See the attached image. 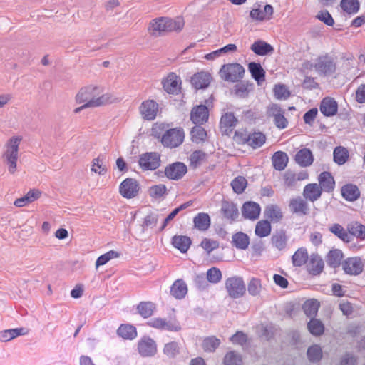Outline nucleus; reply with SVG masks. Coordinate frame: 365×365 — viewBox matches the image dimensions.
<instances>
[{
	"label": "nucleus",
	"mask_w": 365,
	"mask_h": 365,
	"mask_svg": "<svg viewBox=\"0 0 365 365\" xmlns=\"http://www.w3.org/2000/svg\"><path fill=\"white\" fill-rule=\"evenodd\" d=\"M337 109V103L331 98H325L321 102L320 111L326 116L334 115Z\"/></svg>",
	"instance_id": "nucleus-25"
},
{
	"label": "nucleus",
	"mask_w": 365,
	"mask_h": 365,
	"mask_svg": "<svg viewBox=\"0 0 365 365\" xmlns=\"http://www.w3.org/2000/svg\"><path fill=\"white\" fill-rule=\"evenodd\" d=\"M307 356L309 361L312 362L318 361L322 356V351L318 345H313L307 350Z\"/></svg>",
	"instance_id": "nucleus-60"
},
{
	"label": "nucleus",
	"mask_w": 365,
	"mask_h": 365,
	"mask_svg": "<svg viewBox=\"0 0 365 365\" xmlns=\"http://www.w3.org/2000/svg\"><path fill=\"white\" fill-rule=\"evenodd\" d=\"M166 187L165 185L159 184L153 185L149 189V195L154 198H160L163 197L166 192Z\"/></svg>",
	"instance_id": "nucleus-62"
},
{
	"label": "nucleus",
	"mask_w": 365,
	"mask_h": 365,
	"mask_svg": "<svg viewBox=\"0 0 365 365\" xmlns=\"http://www.w3.org/2000/svg\"><path fill=\"white\" fill-rule=\"evenodd\" d=\"M138 163L144 170H153L160 166V156L155 152L145 153L140 156Z\"/></svg>",
	"instance_id": "nucleus-9"
},
{
	"label": "nucleus",
	"mask_w": 365,
	"mask_h": 365,
	"mask_svg": "<svg viewBox=\"0 0 365 365\" xmlns=\"http://www.w3.org/2000/svg\"><path fill=\"white\" fill-rule=\"evenodd\" d=\"M224 364L225 365H242V359L238 353L231 351L226 354Z\"/></svg>",
	"instance_id": "nucleus-55"
},
{
	"label": "nucleus",
	"mask_w": 365,
	"mask_h": 365,
	"mask_svg": "<svg viewBox=\"0 0 365 365\" xmlns=\"http://www.w3.org/2000/svg\"><path fill=\"white\" fill-rule=\"evenodd\" d=\"M184 26L182 19L178 17L175 19L167 17H160L152 20L148 26V31L153 36H160L165 32L178 31Z\"/></svg>",
	"instance_id": "nucleus-3"
},
{
	"label": "nucleus",
	"mask_w": 365,
	"mask_h": 365,
	"mask_svg": "<svg viewBox=\"0 0 365 365\" xmlns=\"http://www.w3.org/2000/svg\"><path fill=\"white\" fill-rule=\"evenodd\" d=\"M164 90L168 93H177L180 89V78L174 73H169L163 81Z\"/></svg>",
	"instance_id": "nucleus-15"
},
{
	"label": "nucleus",
	"mask_w": 365,
	"mask_h": 365,
	"mask_svg": "<svg viewBox=\"0 0 365 365\" xmlns=\"http://www.w3.org/2000/svg\"><path fill=\"white\" fill-rule=\"evenodd\" d=\"M158 103L152 99L143 101L138 108L141 117L146 120H154L158 112Z\"/></svg>",
	"instance_id": "nucleus-10"
},
{
	"label": "nucleus",
	"mask_w": 365,
	"mask_h": 365,
	"mask_svg": "<svg viewBox=\"0 0 365 365\" xmlns=\"http://www.w3.org/2000/svg\"><path fill=\"white\" fill-rule=\"evenodd\" d=\"M255 232L259 237H267L271 232V225L267 220H260L257 223Z\"/></svg>",
	"instance_id": "nucleus-47"
},
{
	"label": "nucleus",
	"mask_w": 365,
	"mask_h": 365,
	"mask_svg": "<svg viewBox=\"0 0 365 365\" xmlns=\"http://www.w3.org/2000/svg\"><path fill=\"white\" fill-rule=\"evenodd\" d=\"M137 309L138 313L143 317L144 318H148L150 317L153 311L155 309V305L152 302H140L138 307Z\"/></svg>",
	"instance_id": "nucleus-50"
},
{
	"label": "nucleus",
	"mask_w": 365,
	"mask_h": 365,
	"mask_svg": "<svg viewBox=\"0 0 365 365\" xmlns=\"http://www.w3.org/2000/svg\"><path fill=\"white\" fill-rule=\"evenodd\" d=\"M242 212L245 218L255 220L259 216L260 207L254 202H247L242 206Z\"/></svg>",
	"instance_id": "nucleus-23"
},
{
	"label": "nucleus",
	"mask_w": 365,
	"mask_h": 365,
	"mask_svg": "<svg viewBox=\"0 0 365 365\" xmlns=\"http://www.w3.org/2000/svg\"><path fill=\"white\" fill-rule=\"evenodd\" d=\"M27 331L24 328L11 329L0 332V340L4 342L11 341L19 336L25 335Z\"/></svg>",
	"instance_id": "nucleus-29"
},
{
	"label": "nucleus",
	"mask_w": 365,
	"mask_h": 365,
	"mask_svg": "<svg viewBox=\"0 0 365 365\" xmlns=\"http://www.w3.org/2000/svg\"><path fill=\"white\" fill-rule=\"evenodd\" d=\"M187 166L180 162L170 164L165 169V176L170 180L181 179L187 173Z\"/></svg>",
	"instance_id": "nucleus-11"
},
{
	"label": "nucleus",
	"mask_w": 365,
	"mask_h": 365,
	"mask_svg": "<svg viewBox=\"0 0 365 365\" xmlns=\"http://www.w3.org/2000/svg\"><path fill=\"white\" fill-rule=\"evenodd\" d=\"M274 96L279 100H286L290 96V92L283 84L275 85L274 88Z\"/></svg>",
	"instance_id": "nucleus-59"
},
{
	"label": "nucleus",
	"mask_w": 365,
	"mask_h": 365,
	"mask_svg": "<svg viewBox=\"0 0 365 365\" xmlns=\"http://www.w3.org/2000/svg\"><path fill=\"white\" fill-rule=\"evenodd\" d=\"M222 279L221 271L216 267H212L207 272V279L212 284L218 283Z\"/></svg>",
	"instance_id": "nucleus-61"
},
{
	"label": "nucleus",
	"mask_w": 365,
	"mask_h": 365,
	"mask_svg": "<svg viewBox=\"0 0 365 365\" xmlns=\"http://www.w3.org/2000/svg\"><path fill=\"white\" fill-rule=\"evenodd\" d=\"M264 215L274 222H279L283 217L280 207L275 205H268L265 208Z\"/></svg>",
	"instance_id": "nucleus-37"
},
{
	"label": "nucleus",
	"mask_w": 365,
	"mask_h": 365,
	"mask_svg": "<svg viewBox=\"0 0 365 365\" xmlns=\"http://www.w3.org/2000/svg\"><path fill=\"white\" fill-rule=\"evenodd\" d=\"M173 245L180 250L181 252L185 253L189 249L191 240L188 237L182 235H176L173 237Z\"/></svg>",
	"instance_id": "nucleus-32"
},
{
	"label": "nucleus",
	"mask_w": 365,
	"mask_h": 365,
	"mask_svg": "<svg viewBox=\"0 0 365 365\" xmlns=\"http://www.w3.org/2000/svg\"><path fill=\"white\" fill-rule=\"evenodd\" d=\"M77 104L85 103L91 108L104 107L120 101L113 92H103V88L96 83H90L79 88L74 97Z\"/></svg>",
	"instance_id": "nucleus-1"
},
{
	"label": "nucleus",
	"mask_w": 365,
	"mask_h": 365,
	"mask_svg": "<svg viewBox=\"0 0 365 365\" xmlns=\"http://www.w3.org/2000/svg\"><path fill=\"white\" fill-rule=\"evenodd\" d=\"M248 68L252 76L257 81L258 84L264 81L265 72L261 65L257 63L252 62L248 65Z\"/></svg>",
	"instance_id": "nucleus-39"
},
{
	"label": "nucleus",
	"mask_w": 365,
	"mask_h": 365,
	"mask_svg": "<svg viewBox=\"0 0 365 365\" xmlns=\"http://www.w3.org/2000/svg\"><path fill=\"white\" fill-rule=\"evenodd\" d=\"M193 222L195 228L205 231L210 225V218L207 213L200 212L194 217Z\"/></svg>",
	"instance_id": "nucleus-33"
},
{
	"label": "nucleus",
	"mask_w": 365,
	"mask_h": 365,
	"mask_svg": "<svg viewBox=\"0 0 365 365\" xmlns=\"http://www.w3.org/2000/svg\"><path fill=\"white\" fill-rule=\"evenodd\" d=\"M251 50L256 54L264 56L273 51L272 46L263 41H257L251 46Z\"/></svg>",
	"instance_id": "nucleus-36"
},
{
	"label": "nucleus",
	"mask_w": 365,
	"mask_h": 365,
	"mask_svg": "<svg viewBox=\"0 0 365 365\" xmlns=\"http://www.w3.org/2000/svg\"><path fill=\"white\" fill-rule=\"evenodd\" d=\"M334 161L339 165H344L349 159V152L342 146L336 147L333 153Z\"/></svg>",
	"instance_id": "nucleus-42"
},
{
	"label": "nucleus",
	"mask_w": 365,
	"mask_h": 365,
	"mask_svg": "<svg viewBox=\"0 0 365 365\" xmlns=\"http://www.w3.org/2000/svg\"><path fill=\"white\" fill-rule=\"evenodd\" d=\"M287 240L286 232L283 230H280L272 235L271 242L275 248L279 250H282L287 246Z\"/></svg>",
	"instance_id": "nucleus-31"
},
{
	"label": "nucleus",
	"mask_w": 365,
	"mask_h": 365,
	"mask_svg": "<svg viewBox=\"0 0 365 365\" xmlns=\"http://www.w3.org/2000/svg\"><path fill=\"white\" fill-rule=\"evenodd\" d=\"M319 303L316 299H309L304 302L303 309L307 317H314L317 314Z\"/></svg>",
	"instance_id": "nucleus-49"
},
{
	"label": "nucleus",
	"mask_w": 365,
	"mask_h": 365,
	"mask_svg": "<svg viewBox=\"0 0 365 365\" xmlns=\"http://www.w3.org/2000/svg\"><path fill=\"white\" fill-rule=\"evenodd\" d=\"M342 196L349 201L356 200L360 195L358 187L352 184H348L341 188Z\"/></svg>",
	"instance_id": "nucleus-34"
},
{
	"label": "nucleus",
	"mask_w": 365,
	"mask_h": 365,
	"mask_svg": "<svg viewBox=\"0 0 365 365\" xmlns=\"http://www.w3.org/2000/svg\"><path fill=\"white\" fill-rule=\"evenodd\" d=\"M139 191V185L133 178H127L120 185V193L125 198H132L137 195Z\"/></svg>",
	"instance_id": "nucleus-14"
},
{
	"label": "nucleus",
	"mask_w": 365,
	"mask_h": 365,
	"mask_svg": "<svg viewBox=\"0 0 365 365\" xmlns=\"http://www.w3.org/2000/svg\"><path fill=\"white\" fill-rule=\"evenodd\" d=\"M344 272L350 275H358L362 272L364 263L359 257H349L342 264Z\"/></svg>",
	"instance_id": "nucleus-13"
},
{
	"label": "nucleus",
	"mask_w": 365,
	"mask_h": 365,
	"mask_svg": "<svg viewBox=\"0 0 365 365\" xmlns=\"http://www.w3.org/2000/svg\"><path fill=\"white\" fill-rule=\"evenodd\" d=\"M185 134L181 128H172L163 135L161 142L163 145L169 148H176L184 140Z\"/></svg>",
	"instance_id": "nucleus-7"
},
{
	"label": "nucleus",
	"mask_w": 365,
	"mask_h": 365,
	"mask_svg": "<svg viewBox=\"0 0 365 365\" xmlns=\"http://www.w3.org/2000/svg\"><path fill=\"white\" fill-rule=\"evenodd\" d=\"M348 229L350 233L365 240V226L358 222H353L348 225Z\"/></svg>",
	"instance_id": "nucleus-56"
},
{
	"label": "nucleus",
	"mask_w": 365,
	"mask_h": 365,
	"mask_svg": "<svg viewBox=\"0 0 365 365\" xmlns=\"http://www.w3.org/2000/svg\"><path fill=\"white\" fill-rule=\"evenodd\" d=\"M246 143L253 148L261 147L266 140L265 135L261 132H255L245 138Z\"/></svg>",
	"instance_id": "nucleus-28"
},
{
	"label": "nucleus",
	"mask_w": 365,
	"mask_h": 365,
	"mask_svg": "<svg viewBox=\"0 0 365 365\" xmlns=\"http://www.w3.org/2000/svg\"><path fill=\"white\" fill-rule=\"evenodd\" d=\"M319 187L322 190L331 192L334 187V180L332 175L328 172H323L319 176Z\"/></svg>",
	"instance_id": "nucleus-27"
},
{
	"label": "nucleus",
	"mask_w": 365,
	"mask_h": 365,
	"mask_svg": "<svg viewBox=\"0 0 365 365\" xmlns=\"http://www.w3.org/2000/svg\"><path fill=\"white\" fill-rule=\"evenodd\" d=\"M322 195V190L319 185L317 183L308 184L305 186L303 195L311 202H314L318 200Z\"/></svg>",
	"instance_id": "nucleus-26"
},
{
	"label": "nucleus",
	"mask_w": 365,
	"mask_h": 365,
	"mask_svg": "<svg viewBox=\"0 0 365 365\" xmlns=\"http://www.w3.org/2000/svg\"><path fill=\"white\" fill-rule=\"evenodd\" d=\"M343 259V253L341 250L335 249L331 250L327 255V264L332 267H337L341 264Z\"/></svg>",
	"instance_id": "nucleus-41"
},
{
	"label": "nucleus",
	"mask_w": 365,
	"mask_h": 365,
	"mask_svg": "<svg viewBox=\"0 0 365 365\" xmlns=\"http://www.w3.org/2000/svg\"><path fill=\"white\" fill-rule=\"evenodd\" d=\"M23 140L21 135H13L5 143L2 153V161L10 175L18 171V161L20 157V145Z\"/></svg>",
	"instance_id": "nucleus-2"
},
{
	"label": "nucleus",
	"mask_w": 365,
	"mask_h": 365,
	"mask_svg": "<svg viewBox=\"0 0 365 365\" xmlns=\"http://www.w3.org/2000/svg\"><path fill=\"white\" fill-rule=\"evenodd\" d=\"M289 207L291 212L300 215H305L309 211L307 203L300 197L291 199Z\"/></svg>",
	"instance_id": "nucleus-20"
},
{
	"label": "nucleus",
	"mask_w": 365,
	"mask_h": 365,
	"mask_svg": "<svg viewBox=\"0 0 365 365\" xmlns=\"http://www.w3.org/2000/svg\"><path fill=\"white\" fill-rule=\"evenodd\" d=\"M187 292V287L185 282L181 279L176 280L171 287L170 293L176 299H182Z\"/></svg>",
	"instance_id": "nucleus-30"
},
{
	"label": "nucleus",
	"mask_w": 365,
	"mask_h": 365,
	"mask_svg": "<svg viewBox=\"0 0 365 365\" xmlns=\"http://www.w3.org/2000/svg\"><path fill=\"white\" fill-rule=\"evenodd\" d=\"M210 74L205 71H200L193 75L191 83L196 89H202L207 87L211 81Z\"/></svg>",
	"instance_id": "nucleus-18"
},
{
	"label": "nucleus",
	"mask_w": 365,
	"mask_h": 365,
	"mask_svg": "<svg viewBox=\"0 0 365 365\" xmlns=\"http://www.w3.org/2000/svg\"><path fill=\"white\" fill-rule=\"evenodd\" d=\"M222 211L225 217L235 220L238 217V210L235 204L229 202H224L222 205Z\"/></svg>",
	"instance_id": "nucleus-43"
},
{
	"label": "nucleus",
	"mask_w": 365,
	"mask_h": 365,
	"mask_svg": "<svg viewBox=\"0 0 365 365\" xmlns=\"http://www.w3.org/2000/svg\"><path fill=\"white\" fill-rule=\"evenodd\" d=\"M148 325L155 329L170 331H179L181 329L180 324L175 317H169V319L153 318L148 322Z\"/></svg>",
	"instance_id": "nucleus-6"
},
{
	"label": "nucleus",
	"mask_w": 365,
	"mask_h": 365,
	"mask_svg": "<svg viewBox=\"0 0 365 365\" xmlns=\"http://www.w3.org/2000/svg\"><path fill=\"white\" fill-rule=\"evenodd\" d=\"M330 231L338 236L339 238L345 240L348 237L346 230L339 224L333 225L330 228Z\"/></svg>",
	"instance_id": "nucleus-64"
},
{
	"label": "nucleus",
	"mask_w": 365,
	"mask_h": 365,
	"mask_svg": "<svg viewBox=\"0 0 365 365\" xmlns=\"http://www.w3.org/2000/svg\"><path fill=\"white\" fill-rule=\"evenodd\" d=\"M247 184V182L245 178L242 176H238L232 180L231 185L233 188V190L236 193L240 194L243 192L246 188Z\"/></svg>",
	"instance_id": "nucleus-58"
},
{
	"label": "nucleus",
	"mask_w": 365,
	"mask_h": 365,
	"mask_svg": "<svg viewBox=\"0 0 365 365\" xmlns=\"http://www.w3.org/2000/svg\"><path fill=\"white\" fill-rule=\"evenodd\" d=\"M138 351L143 356H151L156 353V344L155 341L148 337L143 338L138 342Z\"/></svg>",
	"instance_id": "nucleus-16"
},
{
	"label": "nucleus",
	"mask_w": 365,
	"mask_h": 365,
	"mask_svg": "<svg viewBox=\"0 0 365 365\" xmlns=\"http://www.w3.org/2000/svg\"><path fill=\"white\" fill-rule=\"evenodd\" d=\"M272 160L274 168L277 170H282L287 165L288 156L284 152L277 151L273 155Z\"/></svg>",
	"instance_id": "nucleus-35"
},
{
	"label": "nucleus",
	"mask_w": 365,
	"mask_h": 365,
	"mask_svg": "<svg viewBox=\"0 0 365 365\" xmlns=\"http://www.w3.org/2000/svg\"><path fill=\"white\" fill-rule=\"evenodd\" d=\"M307 269L312 274H319L324 268L322 259L317 254H312L308 258Z\"/></svg>",
	"instance_id": "nucleus-22"
},
{
	"label": "nucleus",
	"mask_w": 365,
	"mask_h": 365,
	"mask_svg": "<svg viewBox=\"0 0 365 365\" xmlns=\"http://www.w3.org/2000/svg\"><path fill=\"white\" fill-rule=\"evenodd\" d=\"M295 161L302 167H307L313 163V155L312 151L307 148L299 150L295 155Z\"/></svg>",
	"instance_id": "nucleus-24"
},
{
	"label": "nucleus",
	"mask_w": 365,
	"mask_h": 365,
	"mask_svg": "<svg viewBox=\"0 0 365 365\" xmlns=\"http://www.w3.org/2000/svg\"><path fill=\"white\" fill-rule=\"evenodd\" d=\"M225 287L232 298H240L245 293V284L241 277H232L225 282Z\"/></svg>",
	"instance_id": "nucleus-8"
},
{
	"label": "nucleus",
	"mask_w": 365,
	"mask_h": 365,
	"mask_svg": "<svg viewBox=\"0 0 365 365\" xmlns=\"http://www.w3.org/2000/svg\"><path fill=\"white\" fill-rule=\"evenodd\" d=\"M340 6L344 12L354 14L359 11L360 4L358 0H341Z\"/></svg>",
	"instance_id": "nucleus-45"
},
{
	"label": "nucleus",
	"mask_w": 365,
	"mask_h": 365,
	"mask_svg": "<svg viewBox=\"0 0 365 365\" xmlns=\"http://www.w3.org/2000/svg\"><path fill=\"white\" fill-rule=\"evenodd\" d=\"M247 290L250 295L258 296L262 290L261 280L257 278H252L248 283Z\"/></svg>",
	"instance_id": "nucleus-54"
},
{
	"label": "nucleus",
	"mask_w": 365,
	"mask_h": 365,
	"mask_svg": "<svg viewBox=\"0 0 365 365\" xmlns=\"http://www.w3.org/2000/svg\"><path fill=\"white\" fill-rule=\"evenodd\" d=\"M179 349L178 344L172 341L165 345L163 352L168 357H174L179 353Z\"/></svg>",
	"instance_id": "nucleus-63"
},
{
	"label": "nucleus",
	"mask_w": 365,
	"mask_h": 365,
	"mask_svg": "<svg viewBox=\"0 0 365 365\" xmlns=\"http://www.w3.org/2000/svg\"><path fill=\"white\" fill-rule=\"evenodd\" d=\"M207 158V154L202 150H195L190 156V166L196 168L202 164Z\"/></svg>",
	"instance_id": "nucleus-46"
},
{
	"label": "nucleus",
	"mask_w": 365,
	"mask_h": 365,
	"mask_svg": "<svg viewBox=\"0 0 365 365\" xmlns=\"http://www.w3.org/2000/svg\"><path fill=\"white\" fill-rule=\"evenodd\" d=\"M237 119L232 113H226L222 115L220 119V128L223 133L229 135L236 126Z\"/></svg>",
	"instance_id": "nucleus-19"
},
{
	"label": "nucleus",
	"mask_w": 365,
	"mask_h": 365,
	"mask_svg": "<svg viewBox=\"0 0 365 365\" xmlns=\"http://www.w3.org/2000/svg\"><path fill=\"white\" fill-rule=\"evenodd\" d=\"M274 13L273 6L267 4L263 9L258 5L257 8H253L250 12V16L252 20L258 21H267L272 19Z\"/></svg>",
	"instance_id": "nucleus-12"
},
{
	"label": "nucleus",
	"mask_w": 365,
	"mask_h": 365,
	"mask_svg": "<svg viewBox=\"0 0 365 365\" xmlns=\"http://www.w3.org/2000/svg\"><path fill=\"white\" fill-rule=\"evenodd\" d=\"M117 333L125 339H133L137 336L135 327L130 324H121L118 329Z\"/></svg>",
	"instance_id": "nucleus-38"
},
{
	"label": "nucleus",
	"mask_w": 365,
	"mask_h": 365,
	"mask_svg": "<svg viewBox=\"0 0 365 365\" xmlns=\"http://www.w3.org/2000/svg\"><path fill=\"white\" fill-rule=\"evenodd\" d=\"M232 243L237 248L245 250L250 244V238L246 234L239 232L232 236Z\"/></svg>",
	"instance_id": "nucleus-44"
},
{
	"label": "nucleus",
	"mask_w": 365,
	"mask_h": 365,
	"mask_svg": "<svg viewBox=\"0 0 365 365\" xmlns=\"http://www.w3.org/2000/svg\"><path fill=\"white\" fill-rule=\"evenodd\" d=\"M307 327L310 333L315 336L322 334L324 331V327L322 322L316 319H311Z\"/></svg>",
	"instance_id": "nucleus-51"
},
{
	"label": "nucleus",
	"mask_w": 365,
	"mask_h": 365,
	"mask_svg": "<svg viewBox=\"0 0 365 365\" xmlns=\"http://www.w3.org/2000/svg\"><path fill=\"white\" fill-rule=\"evenodd\" d=\"M244 73L243 66L237 63L224 65L220 71L221 78L231 82L238 81L242 78Z\"/></svg>",
	"instance_id": "nucleus-5"
},
{
	"label": "nucleus",
	"mask_w": 365,
	"mask_h": 365,
	"mask_svg": "<svg viewBox=\"0 0 365 365\" xmlns=\"http://www.w3.org/2000/svg\"><path fill=\"white\" fill-rule=\"evenodd\" d=\"M190 135L192 141L196 143L204 141L207 137L205 130L201 126L193 127L191 130Z\"/></svg>",
	"instance_id": "nucleus-48"
},
{
	"label": "nucleus",
	"mask_w": 365,
	"mask_h": 365,
	"mask_svg": "<svg viewBox=\"0 0 365 365\" xmlns=\"http://www.w3.org/2000/svg\"><path fill=\"white\" fill-rule=\"evenodd\" d=\"M209 113L205 106L200 105L195 107L191 112V120L195 124H202L208 119Z\"/></svg>",
	"instance_id": "nucleus-21"
},
{
	"label": "nucleus",
	"mask_w": 365,
	"mask_h": 365,
	"mask_svg": "<svg viewBox=\"0 0 365 365\" xmlns=\"http://www.w3.org/2000/svg\"><path fill=\"white\" fill-rule=\"evenodd\" d=\"M308 252L306 248H299L292 256V263L296 267H301L308 261Z\"/></svg>",
	"instance_id": "nucleus-40"
},
{
	"label": "nucleus",
	"mask_w": 365,
	"mask_h": 365,
	"mask_svg": "<svg viewBox=\"0 0 365 365\" xmlns=\"http://www.w3.org/2000/svg\"><path fill=\"white\" fill-rule=\"evenodd\" d=\"M119 254L115 251L110 250L102 255H101L96 262V268L98 269L100 266L106 264L110 259L117 258Z\"/></svg>",
	"instance_id": "nucleus-57"
},
{
	"label": "nucleus",
	"mask_w": 365,
	"mask_h": 365,
	"mask_svg": "<svg viewBox=\"0 0 365 365\" xmlns=\"http://www.w3.org/2000/svg\"><path fill=\"white\" fill-rule=\"evenodd\" d=\"M91 171L100 175H104L107 173V168L100 157L93 158L91 162Z\"/></svg>",
	"instance_id": "nucleus-52"
},
{
	"label": "nucleus",
	"mask_w": 365,
	"mask_h": 365,
	"mask_svg": "<svg viewBox=\"0 0 365 365\" xmlns=\"http://www.w3.org/2000/svg\"><path fill=\"white\" fill-rule=\"evenodd\" d=\"M304 69L314 71L319 75L329 76L336 71V58L329 54H324L306 61L304 65Z\"/></svg>",
	"instance_id": "nucleus-4"
},
{
	"label": "nucleus",
	"mask_w": 365,
	"mask_h": 365,
	"mask_svg": "<svg viewBox=\"0 0 365 365\" xmlns=\"http://www.w3.org/2000/svg\"><path fill=\"white\" fill-rule=\"evenodd\" d=\"M42 192L38 189L30 190L24 196L16 199L14 205L17 207H25L39 199Z\"/></svg>",
	"instance_id": "nucleus-17"
},
{
	"label": "nucleus",
	"mask_w": 365,
	"mask_h": 365,
	"mask_svg": "<svg viewBox=\"0 0 365 365\" xmlns=\"http://www.w3.org/2000/svg\"><path fill=\"white\" fill-rule=\"evenodd\" d=\"M220 341L215 336H210L204 339L202 348L204 351L212 352L220 346Z\"/></svg>",
	"instance_id": "nucleus-53"
}]
</instances>
